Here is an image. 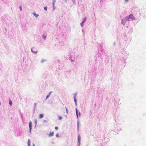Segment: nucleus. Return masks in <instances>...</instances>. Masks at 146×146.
Here are the masks:
<instances>
[{
  "instance_id": "412c9836",
  "label": "nucleus",
  "mask_w": 146,
  "mask_h": 146,
  "mask_svg": "<svg viewBox=\"0 0 146 146\" xmlns=\"http://www.w3.org/2000/svg\"><path fill=\"white\" fill-rule=\"evenodd\" d=\"M55 128L57 130L58 129V127H55Z\"/></svg>"
},
{
  "instance_id": "2eb2a0df",
  "label": "nucleus",
  "mask_w": 146,
  "mask_h": 146,
  "mask_svg": "<svg viewBox=\"0 0 146 146\" xmlns=\"http://www.w3.org/2000/svg\"><path fill=\"white\" fill-rule=\"evenodd\" d=\"M34 121H35V127H36V120L35 119L34 120Z\"/></svg>"
},
{
  "instance_id": "9d476101",
  "label": "nucleus",
  "mask_w": 146,
  "mask_h": 146,
  "mask_svg": "<svg viewBox=\"0 0 146 146\" xmlns=\"http://www.w3.org/2000/svg\"><path fill=\"white\" fill-rule=\"evenodd\" d=\"M86 21V18L85 17L84 19L82 22V23H84Z\"/></svg>"
},
{
  "instance_id": "c85d7f7f",
  "label": "nucleus",
  "mask_w": 146,
  "mask_h": 146,
  "mask_svg": "<svg viewBox=\"0 0 146 146\" xmlns=\"http://www.w3.org/2000/svg\"><path fill=\"white\" fill-rule=\"evenodd\" d=\"M125 0L126 2H127V1H128V0Z\"/></svg>"
},
{
  "instance_id": "f8f14e48",
  "label": "nucleus",
  "mask_w": 146,
  "mask_h": 146,
  "mask_svg": "<svg viewBox=\"0 0 146 146\" xmlns=\"http://www.w3.org/2000/svg\"><path fill=\"white\" fill-rule=\"evenodd\" d=\"M33 15H34L36 17V14L35 13H33Z\"/></svg>"
},
{
  "instance_id": "39448f33",
  "label": "nucleus",
  "mask_w": 146,
  "mask_h": 146,
  "mask_svg": "<svg viewBox=\"0 0 146 146\" xmlns=\"http://www.w3.org/2000/svg\"><path fill=\"white\" fill-rule=\"evenodd\" d=\"M54 133L53 132H50L48 135L49 137H50L54 135Z\"/></svg>"
},
{
  "instance_id": "f3484780",
  "label": "nucleus",
  "mask_w": 146,
  "mask_h": 146,
  "mask_svg": "<svg viewBox=\"0 0 146 146\" xmlns=\"http://www.w3.org/2000/svg\"><path fill=\"white\" fill-rule=\"evenodd\" d=\"M65 108H66V113L67 114L68 113V109H67V108L66 107H65Z\"/></svg>"
},
{
  "instance_id": "393cba45",
  "label": "nucleus",
  "mask_w": 146,
  "mask_h": 146,
  "mask_svg": "<svg viewBox=\"0 0 146 146\" xmlns=\"http://www.w3.org/2000/svg\"><path fill=\"white\" fill-rule=\"evenodd\" d=\"M51 93H52L51 92H49V93L48 95L50 96V95L51 94Z\"/></svg>"
},
{
  "instance_id": "4be33fe9",
  "label": "nucleus",
  "mask_w": 146,
  "mask_h": 146,
  "mask_svg": "<svg viewBox=\"0 0 146 146\" xmlns=\"http://www.w3.org/2000/svg\"><path fill=\"white\" fill-rule=\"evenodd\" d=\"M23 30H25V31H26V30L27 29V28H26V29H24L23 28Z\"/></svg>"
},
{
  "instance_id": "423d86ee",
  "label": "nucleus",
  "mask_w": 146,
  "mask_h": 146,
  "mask_svg": "<svg viewBox=\"0 0 146 146\" xmlns=\"http://www.w3.org/2000/svg\"><path fill=\"white\" fill-rule=\"evenodd\" d=\"M56 2V0H53V2H52V4H53V9H54V6L55 3ZM55 8H54V9Z\"/></svg>"
},
{
  "instance_id": "6ab92c4d",
  "label": "nucleus",
  "mask_w": 146,
  "mask_h": 146,
  "mask_svg": "<svg viewBox=\"0 0 146 146\" xmlns=\"http://www.w3.org/2000/svg\"><path fill=\"white\" fill-rule=\"evenodd\" d=\"M50 96L48 95L46 97V99H47Z\"/></svg>"
},
{
  "instance_id": "ddd939ff",
  "label": "nucleus",
  "mask_w": 146,
  "mask_h": 146,
  "mask_svg": "<svg viewBox=\"0 0 146 146\" xmlns=\"http://www.w3.org/2000/svg\"><path fill=\"white\" fill-rule=\"evenodd\" d=\"M19 9H20V11H22V6H19Z\"/></svg>"
},
{
  "instance_id": "0eeeda50",
  "label": "nucleus",
  "mask_w": 146,
  "mask_h": 146,
  "mask_svg": "<svg viewBox=\"0 0 146 146\" xmlns=\"http://www.w3.org/2000/svg\"><path fill=\"white\" fill-rule=\"evenodd\" d=\"M27 144H28V146H30V140L29 139H28Z\"/></svg>"
},
{
  "instance_id": "5701e85b",
  "label": "nucleus",
  "mask_w": 146,
  "mask_h": 146,
  "mask_svg": "<svg viewBox=\"0 0 146 146\" xmlns=\"http://www.w3.org/2000/svg\"><path fill=\"white\" fill-rule=\"evenodd\" d=\"M84 23H82V22L81 23V25L82 27H83Z\"/></svg>"
},
{
  "instance_id": "f03ea898",
  "label": "nucleus",
  "mask_w": 146,
  "mask_h": 146,
  "mask_svg": "<svg viewBox=\"0 0 146 146\" xmlns=\"http://www.w3.org/2000/svg\"><path fill=\"white\" fill-rule=\"evenodd\" d=\"M36 49L35 48L33 47L31 48V50L33 53L36 54V51H35Z\"/></svg>"
},
{
  "instance_id": "dca6fc26",
  "label": "nucleus",
  "mask_w": 146,
  "mask_h": 146,
  "mask_svg": "<svg viewBox=\"0 0 146 146\" xmlns=\"http://www.w3.org/2000/svg\"><path fill=\"white\" fill-rule=\"evenodd\" d=\"M46 36H43L42 37L44 39H46Z\"/></svg>"
},
{
  "instance_id": "a878e982",
  "label": "nucleus",
  "mask_w": 146,
  "mask_h": 146,
  "mask_svg": "<svg viewBox=\"0 0 146 146\" xmlns=\"http://www.w3.org/2000/svg\"><path fill=\"white\" fill-rule=\"evenodd\" d=\"M51 93H52L51 92H49V93L48 95L50 96V95L51 94Z\"/></svg>"
},
{
  "instance_id": "a211bd4d",
  "label": "nucleus",
  "mask_w": 146,
  "mask_h": 146,
  "mask_svg": "<svg viewBox=\"0 0 146 146\" xmlns=\"http://www.w3.org/2000/svg\"><path fill=\"white\" fill-rule=\"evenodd\" d=\"M59 119H62V117L61 116H59Z\"/></svg>"
},
{
  "instance_id": "7c9ffc66",
  "label": "nucleus",
  "mask_w": 146,
  "mask_h": 146,
  "mask_svg": "<svg viewBox=\"0 0 146 146\" xmlns=\"http://www.w3.org/2000/svg\"><path fill=\"white\" fill-rule=\"evenodd\" d=\"M35 105H36V103H35Z\"/></svg>"
},
{
  "instance_id": "cd10ccee",
  "label": "nucleus",
  "mask_w": 146,
  "mask_h": 146,
  "mask_svg": "<svg viewBox=\"0 0 146 146\" xmlns=\"http://www.w3.org/2000/svg\"><path fill=\"white\" fill-rule=\"evenodd\" d=\"M21 118L22 119V120H23V116H22V115H21Z\"/></svg>"
},
{
  "instance_id": "20e7f679",
  "label": "nucleus",
  "mask_w": 146,
  "mask_h": 146,
  "mask_svg": "<svg viewBox=\"0 0 146 146\" xmlns=\"http://www.w3.org/2000/svg\"><path fill=\"white\" fill-rule=\"evenodd\" d=\"M29 132L31 133V129H32V123L31 121H30L29 123Z\"/></svg>"
},
{
  "instance_id": "1a4fd4ad",
  "label": "nucleus",
  "mask_w": 146,
  "mask_h": 146,
  "mask_svg": "<svg viewBox=\"0 0 146 146\" xmlns=\"http://www.w3.org/2000/svg\"><path fill=\"white\" fill-rule=\"evenodd\" d=\"M43 115L42 114H40L39 115V118L41 119L43 117Z\"/></svg>"
},
{
  "instance_id": "9b49d317",
  "label": "nucleus",
  "mask_w": 146,
  "mask_h": 146,
  "mask_svg": "<svg viewBox=\"0 0 146 146\" xmlns=\"http://www.w3.org/2000/svg\"><path fill=\"white\" fill-rule=\"evenodd\" d=\"M76 114L77 115V117H78V110L77 108H76Z\"/></svg>"
},
{
  "instance_id": "aec40b11",
  "label": "nucleus",
  "mask_w": 146,
  "mask_h": 146,
  "mask_svg": "<svg viewBox=\"0 0 146 146\" xmlns=\"http://www.w3.org/2000/svg\"><path fill=\"white\" fill-rule=\"evenodd\" d=\"M80 135H79L78 136V141L79 142H80Z\"/></svg>"
},
{
  "instance_id": "c756f323",
  "label": "nucleus",
  "mask_w": 146,
  "mask_h": 146,
  "mask_svg": "<svg viewBox=\"0 0 146 146\" xmlns=\"http://www.w3.org/2000/svg\"><path fill=\"white\" fill-rule=\"evenodd\" d=\"M33 146H35V145L33 144Z\"/></svg>"
},
{
  "instance_id": "473e14b6",
  "label": "nucleus",
  "mask_w": 146,
  "mask_h": 146,
  "mask_svg": "<svg viewBox=\"0 0 146 146\" xmlns=\"http://www.w3.org/2000/svg\"><path fill=\"white\" fill-rule=\"evenodd\" d=\"M1 105V104L0 103V105Z\"/></svg>"
},
{
  "instance_id": "bb28decb",
  "label": "nucleus",
  "mask_w": 146,
  "mask_h": 146,
  "mask_svg": "<svg viewBox=\"0 0 146 146\" xmlns=\"http://www.w3.org/2000/svg\"><path fill=\"white\" fill-rule=\"evenodd\" d=\"M74 100L75 102H76V99H75V98H74Z\"/></svg>"
},
{
  "instance_id": "b1692460",
  "label": "nucleus",
  "mask_w": 146,
  "mask_h": 146,
  "mask_svg": "<svg viewBox=\"0 0 146 146\" xmlns=\"http://www.w3.org/2000/svg\"><path fill=\"white\" fill-rule=\"evenodd\" d=\"M56 136L57 137H59V135L58 134H56Z\"/></svg>"
},
{
  "instance_id": "6e6552de",
  "label": "nucleus",
  "mask_w": 146,
  "mask_h": 146,
  "mask_svg": "<svg viewBox=\"0 0 146 146\" xmlns=\"http://www.w3.org/2000/svg\"><path fill=\"white\" fill-rule=\"evenodd\" d=\"M9 104L10 106H11L12 105V103L11 101V100H10L9 101Z\"/></svg>"
},
{
  "instance_id": "2f4dec72",
  "label": "nucleus",
  "mask_w": 146,
  "mask_h": 146,
  "mask_svg": "<svg viewBox=\"0 0 146 146\" xmlns=\"http://www.w3.org/2000/svg\"><path fill=\"white\" fill-rule=\"evenodd\" d=\"M38 16V15H37V16Z\"/></svg>"
},
{
  "instance_id": "f257e3e1",
  "label": "nucleus",
  "mask_w": 146,
  "mask_h": 146,
  "mask_svg": "<svg viewBox=\"0 0 146 146\" xmlns=\"http://www.w3.org/2000/svg\"><path fill=\"white\" fill-rule=\"evenodd\" d=\"M126 20H128L129 19H131L133 20H135V18L132 14H131L129 16L126 17Z\"/></svg>"
},
{
  "instance_id": "7ed1b4c3",
  "label": "nucleus",
  "mask_w": 146,
  "mask_h": 146,
  "mask_svg": "<svg viewBox=\"0 0 146 146\" xmlns=\"http://www.w3.org/2000/svg\"><path fill=\"white\" fill-rule=\"evenodd\" d=\"M127 21V20H126V17H125V18L123 19L121 21V23L123 25H124L126 21Z\"/></svg>"
},
{
  "instance_id": "4468645a",
  "label": "nucleus",
  "mask_w": 146,
  "mask_h": 146,
  "mask_svg": "<svg viewBox=\"0 0 146 146\" xmlns=\"http://www.w3.org/2000/svg\"><path fill=\"white\" fill-rule=\"evenodd\" d=\"M44 10L46 11H47V7H45L44 8Z\"/></svg>"
}]
</instances>
